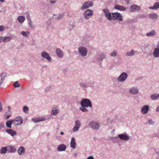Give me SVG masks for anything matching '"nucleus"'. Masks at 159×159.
Wrapping results in <instances>:
<instances>
[{"mask_svg": "<svg viewBox=\"0 0 159 159\" xmlns=\"http://www.w3.org/2000/svg\"><path fill=\"white\" fill-rule=\"evenodd\" d=\"M80 104L81 107H91L92 106L91 101L87 98L83 99L80 101Z\"/></svg>", "mask_w": 159, "mask_h": 159, "instance_id": "1", "label": "nucleus"}, {"mask_svg": "<svg viewBox=\"0 0 159 159\" xmlns=\"http://www.w3.org/2000/svg\"><path fill=\"white\" fill-rule=\"evenodd\" d=\"M78 52L80 56L84 57L87 55L88 53V50L85 47L80 46L78 48Z\"/></svg>", "mask_w": 159, "mask_h": 159, "instance_id": "2", "label": "nucleus"}, {"mask_svg": "<svg viewBox=\"0 0 159 159\" xmlns=\"http://www.w3.org/2000/svg\"><path fill=\"white\" fill-rule=\"evenodd\" d=\"M89 125L92 129L98 130L100 127V124L95 121H91L89 123Z\"/></svg>", "mask_w": 159, "mask_h": 159, "instance_id": "3", "label": "nucleus"}, {"mask_svg": "<svg viewBox=\"0 0 159 159\" xmlns=\"http://www.w3.org/2000/svg\"><path fill=\"white\" fill-rule=\"evenodd\" d=\"M128 77L127 74L125 72H123L117 78V81L119 82H122L125 81Z\"/></svg>", "mask_w": 159, "mask_h": 159, "instance_id": "4", "label": "nucleus"}, {"mask_svg": "<svg viewBox=\"0 0 159 159\" xmlns=\"http://www.w3.org/2000/svg\"><path fill=\"white\" fill-rule=\"evenodd\" d=\"M12 120L13 124L15 126L19 125L22 123L23 122V119L20 116L16 117L14 119Z\"/></svg>", "mask_w": 159, "mask_h": 159, "instance_id": "5", "label": "nucleus"}, {"mask_svg": "<svg viewBox=\"0 0 159 159\" xmlns=\"http://www.w3.org/2000/svg\"><path fill=\"white\" fill-rule=\"evenodd\" d=\"M112 14V19L113 20H118L119 21H122L123 20L122 16L119 13L115 12L111 13Z\"/></svg>", "mask_w": 159, "mask_h": 159, "instance_id": "6", "label": "nucleus"}, {"mask_svg": "<svg viewBox=\"0 0 159 159\" xmlns=\"http://www.w3.org/2000/svg\"><path fill=\"white\" fill-rule=\"evenodd\" d=\"M104 13L106 17L109 21H111L112 19V16L111 13H110L109 10L107 9H104L102 10Z\"/></svg>", "mask_w": 159, "mask_h": 159, "instance_id": "7", "label": "nucleus"}, {"mask_svg": "<svg viewBox=\"0 0 159 159\" xmlns=\"http://www.w3.org/2000/svg\"><path fill=\"white\" fill-rule=\"evenodd\" d=\"M93 14V12L90 9H88L85 11L84 12V17L87 19H89Z\"/></svg>", "mask_w": 159, "mask_h": 159, "instance_id": "8", "label": "nucleus"}, {"mask_svg": "<svg viewBox=\"0 0 159 159\" xmlns=\"http://www.w3.org/2000/svg\"><path fill=\"white\" fill-rule=\"evenodd\" d=\"M140 7L139 6L135 4L131 5L129 7V10L131 12L138 11L140 10Z\"/></svg>", "mask_w": 159, "mask_h": 159, "instance_id": "9", "label": "nucleus"}, {"mask_svg": "<svg viewBox=\"0 0 159 159\" xmlns=\"http://www.w3.org/2000/svg\"><path fill=\"white\" fill-rule=\"evenodd\" d=\"M93 5V3L91 2H85L83 4L82 7H81V9L82 10L86 9Z\"/></svg>", "mask_w": 159, "mask_h": 159, "instance_id": "10", "label": "nucleus"}, {"mask_svg": "<svg viewBox=\"0 0 159 159\" xmlns=\"http://www.w3.org/2000/svg\"><path fill=\"white\" fill-rule=\"evenodd\" d=\"M118 137L120 140L125 141H128L129 139L128 135L124 134H119L118 135Z\"/></svg>", "mask_w": 159, "mask_h": 159, "instance_id": "11", "label": "nucleus"}, {"mask_svg": "<svg viewBox=\"0 0 159 159\" xmlns=\"http://www.w3.org/2000/svg\"><path fill=\"white\" fill-rule=\"evenodd\" d=\"M41 56L48 60L49 61L51 62L52 59L49 54L47 52H43L41 54Z\"/></svg>", "mask_w": 159, "mask_h": 159, "instance_id": "12", "label": "nucleus"}, {"mask_svg": "<svg viewBox=\"0 0 159 159\" xmlns=\"http://www.w3.org/2000/svg\"><path fill=\"white\" fill-rule=\"evenodd\" d=\"M139 92V89L137 87H133L129 89V92L132 94H136Z\"/></svg>", "mask_w": 159, "mask_h": 159, "instance_id": "13", "label": "nucleus"}, {"mask_svg": "<svg viewBox=\"0 0 159 159\" xmlns=\"http://www.w3.org/2000/svg\"><path fill=\"white\" fill-rule=\"evenodd\" d=\"M105 54L103 52H101L100 54H98L95 57V59L98 61H102L105 58Z\"/></svg>", "mask_w": 159, "mask_h": 159, "instance_id": "14", "label": "nucleus"}, {"mask_svg": "<svg viewBox=\"0 0 159 159\" xmlns=\"http://www.w3.org/2000/svg\"><path fill=\"white\" fill-rule=\"evenodd\" d=\"M66 148V146L64 144H61L58 146L57 148V150L58 152L63 151H65Z\"/></svg>", "mask_w": 159, "mask_h": 159, "instance_id": "15", "label": "nucleus"}, {"mask_svg": "<svg viewBox=\"0 0 159 159\" xmlns=\"http://www.w3.org/2000/svg\"><path fill=\"white\" fill-rule=\"evenodd\" d=\"M11 39V38L10 36L0 37V43L7 42L10 41Z\"/></svg>", "mask_w": 159, "mask_h": 159, "instance_id": "16", "label": "nucleus"}, {"mask_svg": "<svg viewBox=\"0 0 159 159\" xmlns=\"http://www.w3.org/2000/svg\"><path fill=\"white\" fill-rule=\"evenodd\" d=\"M31 120L34 123H39L40 121H44L45 118L43 117H36L33 118Z\"/></svg>", "mask_w": 159, "mask_h": 159, "instance_id": "17", "label": "nucleus"}, {"mask_svg": "<svg viewBox=\"0 0 159 159\" xmlns=\"http://www.w3.org/2000/svg\"><path fill=\"white\" fill-rule=\"evenodd\" d=\"M149 18L151 20H155L157 19L158 15L157 13H153L148 14Z\"/></svg>", "mask_w": 159, "mask_h": 159, "instance_id": "18", "label": "nucleus"}, {"mask_svg": "<svg viewBox=\"0 0 159 159\" xmlns=\"http://www.w3.org/2000/svg\"><path fill=\"white\" fill-rule=\"evenodd\" d=\"M114 8L115 9H117L121 11H125L126 9L125 7L123 6H120L117 4L115 5Z\"/></svg>", "mask_w": 159, "mask_h": 159, "instance_id": "19", "label": "nucleus"}, {"mask_svg": "<svg viewBox=\"0 0 159 159\" xmlns=\"http://www.w3.org/2000/svg\"><path fill=\"white\" fill-rule=\"evenodd\" d=\"M149 109V108L148 105H144L141 109V111L143 114H145L148 113Z\"/></svg>", "mask_w": 159, "mask_h": 159, "instance_id": "20", "label": "nucleus"}, {"mask_svg": "<svg viewBox=\"0 0 159 159\" xmlns=\"http://www.w3.org/2000/svg\"><path fill=\"white\" fill-rule=\"evenodd\" d=\"M8 152L10 153H14L16 152V149L13 146L10 145L7 146Z\"/></svg>", "mask_w": 159, "mask_h": 159, "instance_id": "21", "label": "nucleus"}, {"mask_svg": "<svg viewBox=\"0 0 159 159\" xmlns=\"http://www.w3.org/2000/svg\"><path fill=\"white\" fill-rule=\"evenodd\" d=\"M152 54L155 58L159 57V48H155Z\"/></svg>", "mask_w": 159, "mask_h": 159, "instance_id": "22", "label": "nucleus"}, {"mask_svg": "<svg viewBox=\"0 0 159 159\" xmlns=\"http://www.w3.org/2000/svg\"><path fill=\"white\" fill-rule=\"evenodd\" d=\"M56 51L57 55L58 57L61 58L63 57V52L60 49L57 48Z\"/></svg>", "mask_w": 159, "mask_h": 159, "instance_id": "23", "label": "nucleus"}, {"mask_svg": "<svg viewBox=\"0 0 159 159\" xmlns=\"http://www.w3.org/2000/svg\"><path fill=\"white\" fill-rule=\"evenodd\" d=\"M150 98L152 100H156L159 98V93H154L151 95Z\"/></svg>", "mask_w": 159, "mask_h": 159, "instance_id": "24", "label": "nucleus"}, {"mask_svg": "<svg viewBox=\"0 0 159 159\" xmlns=\"http://www.w3.org/2000/svg\"><path fill=\"white\" fill-rule=\"evenodd\" d=\"M59 111L60 110L58 108H53L51 111V114L53 116H56L58 114Z\"/></svg>", "mask_w": 159, "mask_h": 159, "instance_id": "25", "label": "nucleus"}, {"mask_svg": "<svg viewBox=\"0 0 159 159\" xmlns=\"http://www.w3.org/2000/svg\"><path fill=\"white\" fill-rule=\"evenodd\" d=\"M6 131L12 136H14L16 134V131L11 129H7Z\"/></svg>", "mask_w": 159, "mask_h": 159, "instance_id": "26", "label": "nucleus"}, {"mask_svg": "<svg viewBox=\"0 0 159 159\" xmlns=\"http://www.w3.org/2000/svg\"><path fill=\"white\" fill-rule=\"evenodd\" d=\"M75 141V138L72 137L71 139V141L70 143V147L73 149H75V148L76 143Z\"/></svg>", "mask_w": 159, "mask_h": 159, "instance_id": "27", "label": "nucleus"}, {"mask_svg": "<svg viewBox=\"0 0 159 159\" xmlns=\"http://www.w3.org/2000/svg\"><path fill=\"white\" fill-rule=\"evenodd\" d=\"M159 8V2H156L153 6L149 7V8L151 10H156Z\"/></svg>", "mask_w": 159, "mask_h": 159, "instance_id": "28", "label": "nucleus"}, {"mask_svg": "<svg viewBox=\"0 0 159 159\" xmlns=\"http://www.w3.org/2000/svg\"><path fill=\"white\" fill-rule=\"evenodd\" d=\"M25 151V148L23 147H20L18 150V152L19 155H22L23 153H24Z\"/></svg>", "mask_w": 159, "mask_h": 159, "instance_id": "29", "label": "nucleus"}, {"mask_svg": "<svg viewBox=\"0 0 159 159\" xmlns=\"http://www.w3.org/2000/svg\"><path fill=\"white\" fill-rule=\"evenodd\" d=\"M156 32L154 30H152L151 32L146 34V36L148 37H153L155 35Z\"/></svg>", "mask_w": 159, "mask_h": 159, "instance_id": "30", "label": "nucleus"}, {"mask_svg": "<svg viewBox=\"0 0 159 159\" xmlns=\"http://www.w3.org/2000/svg\"><path fill=\"white\" fill-rule=\"evenodd\" d=\"M7 151L8 152L7 147H2L1 149L0 153L1 154H5L6 153Z\"/></svg>", "mask_w": 159, "mask_h": 159, "instance_id": "31", "label": "nucleus"}, {"mask_svg": "<svg viewBox=\"0 0 159 159\" xmlns=\"http://www.w3.org/2000/svg\"><path fill=\"white\" fill-rule=\"evenodd\" d=\"M18 22L20 23H22L25 20V18L24 16H20L17 18Z\"/></svg>", "mask_w": 159, "mask_h": 159, "instance_id": "32", "label": "nucleus"}, {"mask_svg": "<svg viewBox=\"0 0 159 159\" xmlns=\"http://www.w3.org/2000/svg\"><path fill=\"white\" fill-rule=\"evenodd\" d=\"M119 138L116 137H111L110 138V139L115 143H117L119 141Z\"/></svg>", "mask_w": 159, "mask_h": 159, "instance_id": "33", "label": "nucleus"}, {"mask_svg": "<svg viewBox=\"0 0 159 159\" xmlns=\"http://www.w3.org/2000/svg\"><path fill=\"white\" fill-rule=\"evenodd\" d=\"M135 52L134 50L133 49L131 50L130 52H127L125 53L126 55L127 56H131L134 55Z\"/></svg>", "mask_w": 159, "mask_h": 159, "instance_id": "34", "label": "nucleus"}, {"mask_svg": "<svg viewBox=\"0 0 159 159\" xmlns=\"http://www.w3.org/2000/svg\"><path fill=\"white\" fill-rule=\"evenodd\" d=\"M12 124H13L12 120H9L7 121L6 125L7 127L11 128V125Z\"/></svg>", "mask_w": 159, "mask_h": 159, "instance_id": "35", "label": "nucleus"}, {"mask_svg": "<svg viewBox=\"0 0 159 159\" xmlns=\"http://www.w3.org/2000/svg\"><path fill=\"white\" fill-rule=\"evenodd\" d=\"M21 34L25 37H27L30 35V33L28 31L26 32L23 31L21 32Z\"/></svg>", "mask_w": 159, "mask_h": 159, "instance_id": "36", "label": "nucleus"}, {"mask_svg": "<svg viewBox=\"0 0 159 159\" xmlns=\"http://www.w3.org/2000/svg\"><path fill=\"white\" fill-rule=\"evenodd\" d=\"M86 107H82L80 108L79 109L83 112H87L88 111V110Z\"/></svg>", "mask_w": 159, "mask_h": 159, "instance_id": "37", "label": "nucleus"}, {"mask_svg": "<svg viewBox=\"0 0 159 159\" xmlns=\"http://www.w3.org/2000/svg\"><path fill=\"white\" fill-rule=\"evenodd\" d=\"M81 124L80 121L78 120H76L75 122V126L80 127Z\"/></svg>", "mask_w": 159, "mask_h": 159, "instance_id": "38", "label": "nucleus"}, {"mask_svg": "<svg viewBox=\"0 0 159 159\" xmlns=\"http://www.w3.org/2000/svg\"><path fill=\"white\" fill-rule=\"evenodd\" d=\"M80 85L81 86L83 87L87 88L89 86L88 84L86 83L81 82L80 83Z\"/></svg>", "mask_w": 159, "mask_h": 159, "instance_id": "39", "label": "nucleus"}, {"mask_svg": "<svg viewBox=\"0 0 159 159\" xmlns=\"http://www.w3.org/2000/svg\"><path fill=\"white\" fill-rule=\"evenodd\" d=\"M18 83L19 82L18 81H16L13 84V85L14 87H18L20 86V84H18Z\"/></svg>", "mask_w": 159, "mask_h": 159, "instance_id": "40", "label": "nucleus"}, {"mask_svg": "<svg viewBox=\"0 0 159 159\" xmlns=\"http://www.w3.org/2000/svg\"><path fill=\"white\" fill-rule=\"evenodd\" d=\"M52 87L51 85H49L46 87L45 89V91L46 92H48L52 90Z\"/></svg>", "mask_w": 159, "mask_h": 159, "instance_id": "41", "label": "nucleus"}, {"mask_svg": "<svg viewBox=\"0 0 159 159\" xmlns=\"http://www.w3.org/2000/svg\"><path fill=\"white\" fill-rule=\"evenodd\" d=\"M4 127V123L2 122H0V130L2 131Z\"/></svg>", "mask_w": 159, "mask_h": 159, "instance_id": "42", "label": "nucleus"}, {"mask_svg": "<svg viewBox=\"0 0 159 159\" xmlns=\"http://www.w3.org/2000/svg\"><path fill=\"white\" fill-rule=\"evenodd\" d=\"M29 110L28 107L26 106H24L23 107V111L25 113H27L28 112Z\"/></svg>", "mask_w": 159, "mask_h": 159, "instance_id": "43", "label": "nucleus"}, {"mask_svg": "<svg viewBox=\"0 0 159 159\" xmlns=\"http://www.w3.org/2000/svg\"><path fill=\"white\" fill-rule=\"evenodd\" d=\"M117 55V52L116 51L111 52L110 54V56L112 57H115Z\"/></svg>", "mask_w": 159, "mask_h": 159, "instance_id": "44", "label": "nucleus"}, {"mask_svg": "<svg viewBox=\"0 0 159 159\" xmlns=\"http://www.w3.org/2000/svg\"><path fill=\"white\" fill-rule=\"evenodd\" d=\"M148 122L150 125H153L155 124V122L151 119L148 120Z\"/></svg>", "mask_w": 159, "mask_h": 159, "instance_id": "45", "label": "nucleus"}, {"mask_svg": "<svg viewBox=\"0 0 159 159\" xmlns=\"http://www.w3.org/2000/svg\"><path fill=\"white\" fill-rule=\"evenodd\" d=\"M79 127H78L75 126L72 129V130L73 132H75L77 131L79 129Z\"/></svg>", "mask_w": 159, "mask_h": 159, "instance_id": "46", "label": "nucleus"}, {"mask_svg": "<svg viewBox=\"0 0 159 159\" xmlns=\"http://www.w3.org/2000/svg\"><path fill=\"white\" fill-rule=\"evenodd\" d=\"M49 12V9H47L46 10H45L43 12V13L44 15H46L48 14V13Z\"/></svg>", "mask_w": 159, "mask_h": 159, "instance_id": "47", "label": "nucleus"}, {"mask_svg": "<svg viewBox=\"0 0 159 159\" xmlns=\"http://www.w3.org/2000/svg\"><path fill=\"white\" fill-rule=\"evenodd\" d=\"M63 16H64V15H63V14H59L58 16L57 17V19L59 20H61L62 18L63 17Z\"/></svg>", "mask_w": 159, "mask_h": 159, "instance_id": "48", "label": "nucleus"}, {"mask_svg": "<svg viewBox=\"0 0 159 159\" xmlns=\"http://www.w3.org/2000/svg\"><path fill=\"white\" fill-rule=\"evenodd\" d=\"M28 24L30 27H32V21L31 20L28 21Z\"/></svg>", "mask_w": 159, "mask_h": 159, "instance_id": "49", "label": "nucleus"}, {"mask_svg": "<svg viewBox=\"0 0 159 159\" xmlns=\"http://www.w3.org/2000/svg\"><path fill=\"white\" fill-rule=\"evenodd\" d=\"M4 27L2 25L0 26V31H2L4 30Z\"/></svg>", "mask_w": 159, "mask_h": 159, "instance_id": "50", "label": "nucleus"}, {"mask_svg": "<svg viewBox=\"0 0 159 159\" xmlns=\"http://www.w3.org/2000/svg\"><path fill=\"white\" fill-rule=\"evenodd\" d=\"M28 21L31 20L30 14H29L26 16Z\"/></svg>", "mask_w": 159, "mask_h": 159, "instance_id": "51", "label": "nucleus"}, {"mask_svg": "<svg viewBox=\"0 0 159 159\" xmlns=\"http://www.w3.org/2000/svg\"><path fill=\"white\" fill-rule=\"evenodd\" d=\"M50 2L52 4L55 3L56 2L57 0H50Z\"/></svg>", "mask_w": 159, "mask_h": 159, "instance_id": "52", "label": "nucleus"}, {"mask_svg": "<svg viewBox=\"0 0 159 159\" xmlns=\"http://www.w3.org/2000/svg\"><path fill=\"white\" fill-rule=\"evenodd\" d=\"M47 24L48 25H50L51 24V20L49 19L47 22Z\"/></svg>", "mask_w": 159, "mask_h": 159, "instance_id": "53", "label": "nucleus"}, {"mask_svg": "<svg viewBox=\"0 0 159 159\" xmlns=\"http://www.w3.org/2000/svg\"><path fill=\"white\" fill-rule=\"evenodd\" d=\"M93 157L92 156H90L87 157V159H93Z\"/></svg>", "mask_w": 159, "mask_h": 159, "instance_id": "54", "label": "nucleus"}, {"mask_svg": "<svg viewBox=\"0 0 159 159\" xmlns=\"http://www.w3.org/2000/svg\"><path fill=\"white\" fill-rule=\"evenodd\" d=\"M89 86L90 87H93L94 85L92 83H91L90 84Z\"/></svg>", "mask_w": 159, "mask_h": 159, "instance_id": "55", "label": "nucleus"}, {"mask_svg": "<svg viewBox=\"0 0 159 159\" xmlns=\"http://www.w3.org/2000/svg\"><path fill=\"white\" fill-rule=\"evenodd\" d=\"M2 105H0V112H1L2 110Z\"/></svg>", "mask_w": 159, "mask_h": 159, "instance_id": "56", "label": "nucleus"}, {"mask_svg": "<svg viewBox=\"0 0 159 159\" xmlns=\"http://www.w3.org/2000/svg\"><path fill=\"white\" fill-rule=\"evenodd\" d=\"M156 111L157 112H159V105L157 107Z\"/></svg>", "mask_w": 159, "mask_h": 159, "instance_id": "57", "label": "nucleus"}, {"mask_svg": "<svg viewBox=\"0 0 159 159\" xmlns=\"http://www.w3.org/2000/svg\"><path fill=\"white\" fill-rule=\"evenodd\" d=\"M11 116V115H10L7 116L6 118L7 119H9L10 118V117Z\"/></svg>", "mask_w": 159, "mask_h": 159, "instance_id": "58", "label": "nucleus"}, {"mask_svg": "<svg viewBox=\"0 0 159 159\" xmlns=\"http://www.w3.org/2000/svg\"><path fill=\"white\" fill-rule=\"evenodd\" d=\"M140 17H142V18H145L146 17V16L144 15H142L140 16Z\"/></svg>", "mask_w": 159, "mask_h": 159, "instance_id": "59", "label": "nucleus"}, {"mask_svg": "<svg viewBox=\"0 0 159 159\" xmlns=\"http://www.w3.org/2000/svg\"><path fill=\"white\" fill-rule=\"evenodd\" d=\"M74 156L75 157H76L77 156V154L76 153H75L74 155Z\"/></svg>", "mask_w": 159, "mask_h": 159, "instance_id": "60", "label": "nucleus"}, {"mask_svg": "<svg viewBox=\"0 0 159 159\" xmlns=\"http://www.w3.org/2000/svg\"><path fill=\"white\" fill-rule=\"evenodd\" d=\"M157 47L156 48H159V42L158 43L157 45Z\"/></svg>", "mask_w": 159, "mask_h": 159, "instance_id": "61", "label": "nucleus"}, {"mask_svg": "<svg viewBox=\"0 0 159 159\" xmlns=\"http://www.w3.org/2000/svg\"><path fill=\"white\" fill-rule=\"evenodd\" d=\"M5 1V0H0V2H3Z\"/></svg>", "mask_w": 159, "mask_h": 159, "instance_id": "62", "label": "nucleus"}, {"mask_svg": "<svg viewBox=\"0 0 159 159\" xmlns=\"http://www.w3.org/2000/svg\"><path fill=\"white\" fill-rule=\"evenodd\" d=\"M60 134H61V135H63L64 134V133L63 132H61Z\"/></svg>", "mask_w": 159, "mask_h": 159, "instance_id": "63", "label": "nucleus"}, {"mask_svg": "<svg viewBox=\"0 0 159 159\" xmlns=\"http://www.w3.org/2000/svg\"><path fill=\"white\" fill-rule=\"evenodd\" d=\"M8 111H10V110L11 109V107L10 106H8Z\"/></svg>", "mask_w": 159, "mask_h": 159, "instance_id": "64", "label": "nucleus"}]
</instances>
